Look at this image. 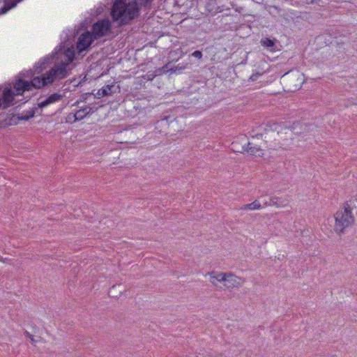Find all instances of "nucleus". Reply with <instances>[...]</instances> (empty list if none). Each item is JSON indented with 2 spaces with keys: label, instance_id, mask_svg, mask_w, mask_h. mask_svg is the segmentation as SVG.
Instances as JSON below:
<instances>
[{
  "label": "nucleus",
  "instance_id": "nucleus-1",
  "mask_svg": "<svg viewBox=\"0 0 357 357\" xmlns=\"http://www.w3.org/2000/svg\"><path fill=\"white\" fill-rule=\"evenodd\" d=\"M64 56L65 61H62L61 63L56 64L45 73L43 72L47 69L54 58H43L36 63L33 70L20 73L15 77V82L0 85V89H31L32 87L35 89H41L66 78L68 75V66L74 59V51L68 48Z\"/></svg>",
  "mask_w": 357,
  "mask_h": 357
},
{
  "label": "nucleus",
  "instance_id": "nucleus-2",
  "mask_svg": "<svg viewBox=\"0 0 357 357\" xmlns=\"http://www.w3.org/2000/svg\"><path fill=\"white\" fill-rule=\"evenodd\" d=\"M151 0H115L112 8V17L114 22L120 25L128 24L132 20L137 16L139 6H147Z\"/></svg>",
  "mask_w": 357,
  "mask_h": 357
},
{
  "label": "nucleus",
  "instance_id": "nucleus-3",
  "mask_svg": "<svg viewBox=\"0 0 357 357\" xmlns=\"http://www.w3.org/2000/svg\"><path fill=\"white\" fill-rule=\"evenodd\" d=\"M335 220L334 231L337 234L344 233L347 228L354 224L355 218L351 213V208L348 202L344 204V208L336 212Z\"/></svg>",
  "mask_w": 357,
  "mask_h": 357
},
{
  "label": "nucleus",
  "instance_id": "nucleus-4",
  "mask_svg": "<svg viewBox=\"0 0 357 357\" xmlns=\"http://www.w3.org/2000/svg\"><path fill=\"white\" fill-rule=\"evenodd\" d=\"M63 96L58 93H53L45 99L40 100L38 103V107L32 108L29 110L24 112L21 115H18L17 119L18 121H28L33 118L38 109H43L48 105L60 100Z\"/></svg>",
  "mask_w": 357,
  "mask_h": 357
},
{
  "label": "nucleus",
  "instance_id": "nucleus-5",
  "mask_svg": "<svg viewBox=\"0 0 357 357\" xmlns=\"http://www.w3.org/2000/svg\"><path fill=\"white\" fill-rule=\"evenodd\" d=\"M110 29L111 23L109 20H99L93 25L91 33L94 39H98L106 36L110 31Z\"/></svg>",
  "mask_w": 357,
  "mask_h": 357
},
{
  "label": "nucleus",
  "instance_id": "nucleus-6",
  "mask_svg": "<svg viewBox=\"0 0 357 357\" xmlns=\"http://www.w3.org/2000/svg\"><path fill=\"white\" fill-rule=\"evenodd\" d=\"M114 93V91H97L96 93H86L85 96V100H87L89 98H93V99H98L100 101L96 102V104L98 105V107H102L105 105L110 102L109 100H107L108 96H112Z\"/></svg>",
  "mask_w": 357,
  "mask_h": 357
},
{
  "label": "nucleus",
  "instance_id": "nucleus-7",
  "mask_svg": "<svg viewBox=\"0 0 357 357\" xmlns=\"http://www.w3.org/2000/svg\"><path fill=\"white\" fill-rule=\"evenodd\" d=\"M3 95L1 100V106L3 109H6L14 105L15 96L23 95L25 91H2Z\"/></svg>",
  "mask_w": 357,
  "mask_h": 357
},
{
  "label": "nucleus",
  "instance_id": "nucleus-8",
  "mask_svg": "<svg viewBox=\"0 0 357 357\" xmlns=\"http://www.w3.org/2000/svg\"><path fill=\"white\" fill-rule=\"evenodd\" d=\"M93 40V34L89 31H86L80 35L77 43L78 52H82L86 50L90 47Z\"/></svg>",
  "mask_w": 357,
  "mask_h": 357
},
{
  "label": "nucleus",
  "instance_id": "nucleus-9",
  "mask_svg": "<svg viewBox=\"0 0 357 357\" xmlns=\"http://www.w3.org/2000/svg\"><path fill=\"white\" fill-rule=\"evenodd\" d=\"M224 287L227 289L238 288L241 286L242 282L241 278L232 273H226L224 279Z\"/></svg>",
  "mask_w": 357,
  "mask_h": 357
},
{
  "label": "nucleus",
  "instance_id": "nucleus-10",
  "mask_svg": "<svg viewBox=\"0 0 357 357\" xmlns=\"http://www.w3.org/2000/svg\"><path fill=\"white\" fill-rule=\"evenodd\" d=\"M247 137L245 135L238 136L231 144V149L236 153H243L246 150Z\"/></svg>",
  "mask_w": 357,
  "mask_h": 357
},
{
  "label": "nucleus",
  "instance_id": "nucleus-11",
  "mask_svg": "<svg viewBox=\"0 0 357 357\" xmlns=\"http://www.w3.org/2000/svg\"><path fill=\"white\" fill-rule=\"evenodd\" d=\"M245 152H248L252 155L261 156L263 155L262 149L261 146L253 142H249L247 140L246 150Z\"/></svg>",
  "mask_w": 357,
  "mask_h": 357
},
{
  "label": "nucleus",
  "instance_id": "nucleus-12",
  "mask_svg": "<svg viewBox=\"0 0 357 357\" xmlns=\"http://www.w3.org/2000/svg\"><path fill=\"white\" fill-rule=\"evenodd\" d=\"M208 275L210 276V282L213 284V285L217 287L218 282L224 283V279L225 278L226 273L212 271L208 273Z\"/></svg>",
  "mask_w": 357,
  "mask_h": 357
},
{
  "label": "nucleus",
  "instance_id": "nucleus-13",
  "mask_svg": "<svg viewBox=\"0 0 357 357\" xmlns=\"http://www.w3.org/2000/svg\"><path fill=\"white\" fill-rule=\"evenodd\" d=\"M307 124H301L299 122H294L290 128L292 132H294L297 135L305 133L306 130H309V127Z\"/></svg>",
  "mask_w": 357,
  "mask_h": 357
},
{
  "label": "nucleus",
  "instance_id": "nucleus-14",
  "mask_svg": "<svg viewBox=\"0 0 357 357\" xmlns=\"http://www.w3.org/2000/svg\"><path fill=\"white\" fill-rule=\"evenodd\" d=\"M22 0H3V6L0 8V15L5 14L9 10L16 6Z\"/></svg>",
  "mask_w": 357,
  "mask_h": 357
},
{
  "label": "nucleus",
  "instance_id": "nucleus-15",
  "mask_svg": "<svg viewBox=\"0 0 357 357\" xmlns=\"http://www.w3.org/2000/svg\"><path fill=\"white\" fill-rule=\"evenodd\" d=\"M91 111V107H86L83 109H81L77 111L74 114V121H79L83 119L88 114H89Z\"/></svg>",
  "mask_w": 357,
  "mask_h": 357
},
{
  "label": "nucleus",
  "instance_id": "nucleus-16",
  "mask_svg": "<svg viewBox=\"0 0 357 357\" xmlns=\"http://www.w3.org/2000/svg\"><path fill=\"white\" fill-rule=\"evenodd\" d=\"M261 44L262 46L270 50L272 52H274L276 50L275 40H272L268 38H262L261 40Z\"/></svg>",
  "mask_w": 357,
  "mask_h": 357
},
{
  "label": "nucleus",
  "instance_id": "nucleus-17",
  "mask_svg": "<svg viewBox=\"0 0 357 357\" xmlns=\"http://www.w3.org/2000/svg\"><path fill=\"white\" fill-rule=\"evenodd\" d=\"M261 207L262 206H261V204L257 200H255L253 202H252L251 204H245V205L242 206L240 208V210H243V211L258 210V209L261 208Z\"/></svg>",
  "mask_w": 357,
  "mask_h": 357
},
{
  "label": "nucleus",
  "instance_id": "nucleus-18",
  "mask_svg": "<svg viewBox=\"0 0 357 357\" xmlns=\"http://www.w3.org/2000/svg\"><path fill=\"white\" fill-rule=\"evenodd\" d=\"M280 198L277 197H273L270 199V201H266L263 204V206H275L276 207H280L283 206V204L279 202Z\"/></svg>",
  "mask_w": 357,
  "mask_h": 357
},
{
  "label": "nucleus",
  "instance_id": "nucleus-19",
  "mask_svg": "<svg viewBox=\"0 0 357 357\" xmlns=\"http://www.w3.org/2000/svg\"><path fill=\"white\" fill-rule=\"evenodd\" d=\"M271 130L277 131L279 133V128H282L283 126L281 124H278L274 122H269L267 125Z\"/></svg>",
  "mask_w": 357,
  "mask_h": 357
},
{
  "label": "nucleus",
  "instance_id": "nucleus-20",
  "mask_svg": "<svg viewBox=\"0 0 357 357\" xmlns=\"http://www.w3.org/2000/svg\"><path fill=\"white\" fill-rule=\"evenodd\" d=\"M186 68V65L185 66H180V64H178V66H175L174 68H172V70L174 73H176L177 71H178V73H181L183 70L185 69Z\"/></svg>",
  "mask_w": 357,
  "mask_h": 357
},
{
  "label": "nucleus",
  "instance_id": "nucleus-21",
  "mask_svg": "<svg viewBox=\"0 0 357 357\" xmlns=\"http://www.w3.org/2000/svg\"><path fill=\"white\" fill-rule=\"evenodd\" d=\"M202 52L199 50H196L194 52L192 53V56L198 59H200L202 58Z\"/></svg>",
  "mask_w": 357,
  "mask_h": 357
},
{
  "label": "nucleus",
  "instance_id": "nucleus-22",
  "mask_svg": "<svg viewBox=\"0 0 357 357\" xmlns=\"http://www.w3.org/2000/svg\"><path fill=\"white\" fill-rule=\"evenodd\" d=\"M24 334L26 337L30 338L31 342L33 344L36 342V340H34V337L33 335L30 334L27 331H25L24 332Z\"/></svg>",
  "mask_w": 357,
  "mask_h": 357
},
{
  "label": "nucleus",
  "instance_id": "nucleus-23",
  "mask_svg": "<svg viewBox=\"0 0 357 357\" xmlns=\"http://www.w3.org/2000/svg\"><path fill=\"white\" fill-rule=\"evenodd\" d=\"M66 51H67V50H65L63 52L56 53V59H59V56H63V57H64V59H61V63L62 62V61H65V59H66V57H65V56H64V53H65ZM61 63H59V64H60ZM54 63H55V64H54V66H55L56 64H58V63H59V62H57V63H56V61H54Z\"/></svg>",
  "mask_w": 357,
  "mask_h": 357
},
{
  "label": "nucleus",
  "instance_id": "nucleus-24",
  "mask_svg": "<svg viewBox=\"0 0 357 357\" xmlns=\"http://www.w3.org/2000/svg\"><path fill=\"white\" fill-rule=\"evenodd\" d=\"M262 74L261 73H255V74H252L250 77V79L252 82L254 81H256L257 79V78L261 76Z\"/></svg>",
  "mask_w": 357,
  "mask_h": 357
},
{
  "label": "nucleus",
  "instance_id": "nucleus-25",
  "mask_svg": "<svg viewBox=\"0 0 357 357\" xmlns=\"http://www.w3.org/2000/svg\"><path fill=\"white\" fill-rule=\"evenodd\" d=\"M115 288H116V286H115V285H114V286H112V288L109 289V294L111 296H112V297H114V296H115V297H117V296H116V295H112V294H113V291L115 289Z\"/></svg>",
  "mask_w": 357,
  "mask_h": 357
},
{
  "label": "nucleus",
  "instance_id": "nucleus-26",
  "mask_svg": "<svg viewBox=\"0 0 357 357\" xmlns=\"http://www.w3.org/2000/svg\"><path fill=\"white\" fill-rule=\"evenodd\" d=\"M101 89H102V90L110 89V86L109 85H107L105 86H103Z\"/></svg>",
  "mask_w": 357,
  "mask_h": 357
},
{
  "label": "nucleus",
  "instance_id": "nucleus-27",
  "mask_svg": "<svg viewBox=\"0 0 357 357\" xmlns=\"http://www.w3.org/2000/svg\"><path fill=\"white\" fill-rule=\"evenodd\" d=\"M256 138H259V137H262V134H257L256 136H255Z\"/></svg>",
  "mask_w": 357,
  "mask_h": 357
},
{
  "label": "nucleus",
  "instance_id": "nucleus-28",
  "mask_svg": "<svg viewBox=\"0 0 357 357\" xmlns=\"http://www.w3.org/2000/svg\"><path fill=\"white\" fill-rule=\"evenodd\" d=\"M256 2L259 3L260 0H255Z\"/></svg>",
  "mask_w": 357,
  "mask_h": 357
},
{
  "label": "nucleus",
  "instance_id": "nucleus-29",
  "mask_svg": "<svg viewBox=\"0 0 357 357\" xmlns=\"http://www.w3.org/2000/svg\"><path fill=\"white\" fill-rule=\"evenodd\" d=\"M356 199L357 200V195L355 196Z\"/></svg>",
  "mask_w": 357,
  "mask_h": 357
}]
</instances>
